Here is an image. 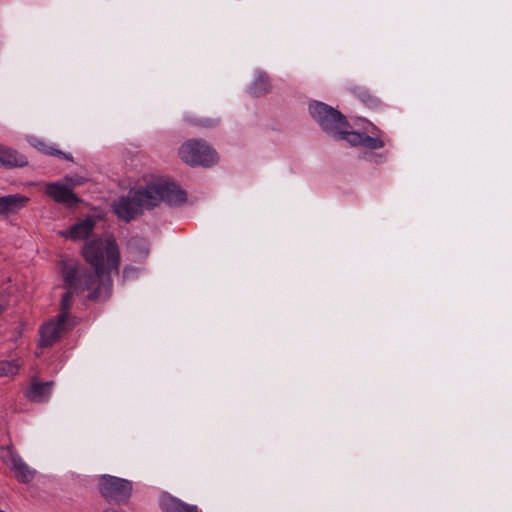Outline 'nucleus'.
<instances>
[{
	"mask_svg": "<svg viewBox=\"0 0 512 512\" xmlns=\"http://www.w3.org/2000/svg\"><path fill=\"white\" fill-rule=\"evenodd\" d=\"M82 255L92 270L79 271L74 265L63 268V281L66 291L60 301L59 321L74 322L69 311L73 304V290H88L87 299L94 302L107 301L112 295L111 274H119L120 250L114 236L104 240L93 239L85 243Z\"/></svg>",
	"mask_w": 512,
	"mask_h": 512,
	"instance_id": "obj_1",
	"label": "nucleus"
},
{
	"mask_svg": "<svg viewBox=\"0 0 512 512\" xmlns=\"http://www.w3.org/2000/svg\"><path fill=\"white\" fill-rule=\"evenodd\" d=\"M186 201V192L176 182L155 180L116 199L112 210L119 219L128 223L141 215L144 209H153L161 202L169 206H180Z\"/></svg>",
	"mask_w": 512,
	"mask_h": 512,
	"instance_id": "obj_2",
	"label": "nucleus"
},
{
	"mask_svg": "<svg viewBox=\"0 0 512 512\" xmlns=\"http://www.w3.org/2000/svg\"><path fill=\"white\" fill-rule=\"evenodd\" d=\"M309 113L320 128L335 140L346 141L352 147H364L369 150L385 146L383 132L377 126L369 122L363 132L353 130L344 114L324 102H310Z\"/></svg>",
	"mask_w": 512,
	"mask_h": 512,
	"instance_id": "obj_3",
	"label": "nucleus"
},
{
	"mask_svg": "<svg viewBox=\"0 0 512 512\" xmlns=\"http://www.w3.org/2000/svg\"><path fill=\"white\" fill-rule=\"evenodd\" d=\"M179 158L187 165L211 167L218 163L216 150L203 139H189L178 149Z\"/></svg>",
	"mask_w": 512,
	"mask_h": 512,
	"instance_id": "obj_4",
	"label": "nucleus"
},
{
	"mask_svg": "<svg viewBox=\"0 0 512 512\" xmlns=\"http://www.w3.org/2000/svg\"><path fill=\"white\" fill-rule=\"evenodd\" d=\"M97 488L99 494L110 504H127L132 496L131 481L104 474L99 477Z\"/></svg>",
	"mask_w": 512,
	"mask_h": 512,
	"instance_id": "obj_5",
	"label": "nucleus"
},
{
	"mask_svg": "<svg viewBox=\"0 0 512 512\" xmlns=\"http://www.w3.org/2000/svg\"><path fill=\"white\" fill-rule=\"evenodd\" d=\"M74 325L75 322L70 323L68 321H59V317L57 316L54 319L44 323L41 325L39 330V346L41 348L51 347L53 344L60 340L63 334L71 330Z\"/></svg>",
	"mask_w": 512,
	"mask_h": 512,
	"instance_id": "obj_6",
	"label": "nucleus"
},
{
	"mask_svg": "<svg viewBox=\"0 0 512 512\" xmlns=\"http://www.w3.org/2000/svg\"><path fill=\"white\" fill-rule=\"evenodd\" d=\"M1 457L3 462L10 466V469L15 473V478L19 482L29 483L33 480L36 471L28 467L12 445L2 448Z\"/></svg>",
	"mask_w": 512,
	"mask_h": 512,
	"instance_id": "obj_7",
	"label": "nucleus"
},
{
	"mask_svg": "<svg viewBox=\"0 0 512 512\" xmlns=\"http://www.w3.org/2000/svg\"><path fill=\"white\" fill-rule=\"evenodd\" d=\"M46 194L56 203L67 208L77 207L81 202V199L67 185L58 182L47 184Z\"/></svg>",
	"mask_w": 512,
	"mask_h": 512,
	"instance_id": "obj_8",
	"label": "nucleus"
},
{
	"mask_svg": "<svg viewBox=\"0 0 512 512\" xmlns=\"http://www.w3.org/2000/svg\"><path fill=\"white\" fill-rule=\"evenodd\" d=\"M53 386V381L38 382L33 379L29 388L25 391V397L31 402H45L50 397Z\"/></svg>",
	"mask_w": 512,
	"mask_h": 512,
	"instance_id": "obj_9",
	"label": "nucleus"
},
{
	"mask_svg": "<svg viewBox=\"0 0 512 512\" xmlns=\"http://www.w3.org/2000/svg\"><path fill=\"white\" fill-rule=\"evenodd\" d=\"M94 226L95 220L92 217H86L72 225L70 229L65 233H62V235L74 241L84 240L93 232Z\"/></svg>",
	"mask_w": 512,
	"mask_h": 512,
	"instance_id": "obj_10",
	"label": "nucleus"
},
{
	"mask_svg": "<svg viewBox=\"0 0 512 512\" xmlns=\"http://www.w3.org/2000/svg\"><path fill=\"white\" fill-rule=\"evenodd\" d=\"M28 198L20 194L0 197V214L15 213L28 202Z\"/></svg>",
	"mask_w": 512,
	"mask_h": 512,
	"instance_id": "obj_11",
	"label": "nucleus"
},
{
	"mask_svg": "<svg viewBox=\"0 0 512 512\" xmlns=\"http://www.w3.org/2000/svg\"><path fill=\"white\" fill-rule=\"evenodd\" d=\"M160 507L163 512H198L196 506L185 504L168 494L161 496Z\"/></svg>",
	"mask_w": 512,
	"mask_h": 512,
	"instance_id": "obj_12",
	"label": "nucleus"
},
{
	"mask_svg": "<svg viewBox=\"0 0 512 512\" xmlns=\"http://www.w3.org/2000/svg\"><path fill=\"white\" fill-rule=\"evenodd\" d=\"M0 163L8 167H23L28 164V161L16 150L0 145Z\"/></svg>",
	"mask_w": 512,
	"mask_h": 512,
	"instance_id": "obj_13",
	"label": "nucleus"
},
{
	"mask_svg": "<svg viewBox=\"0 0 512 512\" xmlns=\"http://www.w3.org/2000/svg\"><path fill=\"white\" fill-rule=\"evenodd\" d=\"M350 92L368 108H376L380 105V100L364 86H352Z\"/></svg>",
	"mask_w": 512,
	"mask_h": 512,
	"instance_id": "obj_14",
	"label": "nucleus"
},
{
	"mask_svg": "<svg viewBox=\"0 0 512 512\" xmlns=\"http://www.w3.org/2000/svg\"><path fill=\"white\" fill-rule=\"evenodd\" d=\"M270 90L271 83L269 76L265 72H259L249 88L250 94L254 97H261L269 93Z\"/></svg>",
	"mask_w": 512,
	"mask_h": 512,
	"instance_id": "obj_15",
	"label": "nucleus"
},
{
	"mask_svg": "<svg viewBox=\"0 0 512 512\" xmlns=\"http://www.w3.org/2000/svg\"><path fill=\"white\" fill-rule=\"evenodd\" d=\"M20 364L17 360H1L0 361V377L14 376L18 373Z\"/></svg>",
	"mask_w": 512,
	"mask_h": 512,
	"instance_id": "obj_16",
	"label": "nucleus"
},
{
	"mask_svg": "<svg viewBox=\"0 0 512 512\" xmlns=\"http://www.w3.org/2000/svg\"><path fill=\"white\" fill-rule=\"evenodd\" d=\"M129 249L138 251L142 257H146L149 253V248L144 239L139 237H133L128 241Z\"/></svg>",
	"mask_w": 512,
	"mask_h": 512,
	"instance_id": "obj_17",
	"label": "nucleus"
},
{
	"mask_svg": "<svg viewBox=\"0 0 512 512\" xmlns=\"http://www.w3.org/2000/svg\"><path fill=\"white\" fill-rule=\"evenodd\" d=\"M187 121L195 126L204 128H213L219 123L218 118H188Z\"/></svg>",
	"mask_w": 512,
	"mask_h": 512,
	"instance_id": "obj_18",
	"label": "nucleus"
},
{
	"mask_svg": "<svg viewBox=\"0 0 512 512\" xmlns=\"http://www.w3.org/2000/svg\"><path fill=\"white\" fill-rule=\"evenodd\" d=\"M44 153L47 155H51V156L61 157L68 161H73V157L71 154H67V153H65L59 149H56L52 146L48 147L47 149H44Z\"/></svg>",
	"mask_w": 512,
	"mask_h": 512,
	"instance_id": "obj_19",
	"label": "nucleus"
},
{
	"mask_svg": "<svg viewBox=\"0 0 512 512\" xmlns=\"http://www.w3.org/2000/svg\"><path fill=\"white\" fill-rule=\"evenodd\" d=\"M31 144L37 148L38 150L42 151L44 153V149H47L49 146L46 145L43 141L37 139V138H33L31 140Z\"/></svg>",
	"mask_w": 512,
	"mask_h": 512,
	"instance_id": "obj_20",
	"label": "nucleus"
},
{
	"mask_svg": "<svg viewBox=\"0 0 512 512\" xmlns=\"http://www.w3.org/2000/svg\"><path fill=\"white\" fill-rule=\"evenodd\" d=\"M6 310V306L0 303V315Z\"/></svg>",
	"mask_w": 512,
	"mask_h": 512,
	"instance_id": "obj_21",
	"label": "nucleus"
},
{
	"mask_svg": "<svg viewBox=\"0 0 512 512\" xmlns=\"http://www.w3.org/2000/svg\"><path fill=\"white\" fill-rule=\"evenodd\" d=\"M0 512H4V511L0 509Z\"/></svg>",
	"mask_w": 512,
	"mask_h": 512,
	"instance_id": "obj_22",
	"label": "nucleus"
}]
</instances>
